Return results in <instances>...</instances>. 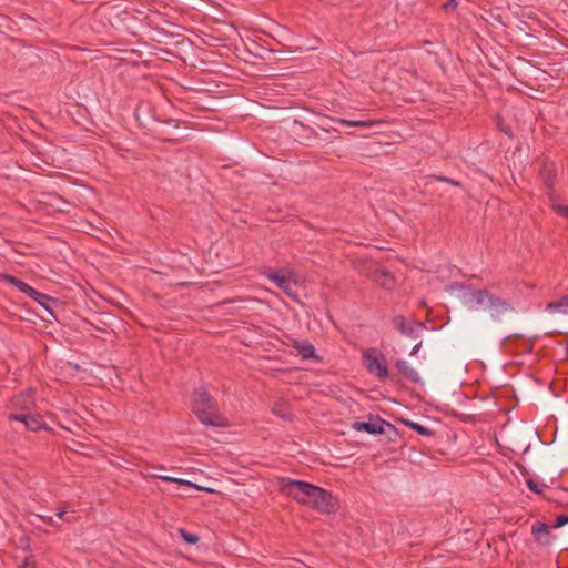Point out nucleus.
Listing matches in <instances>:
<instances>
[{"label":"nucleus","mask_w":568,"mask_h":568,"mask_svg":"<svg viewBox=\"0 0 568 568\" xmlns=\"http://www.w3.org/2000/svg\"><path fill=\"white\" fill-rule=\"evenodd\" d=\"M281 491L321 514L332 515L339 509L338 499L329 490L297 479H282Z\"/></svg>","instance_id":"f257e3e1"},{"label":"nucleus","mask_w":568,"mask_h":568,"mask_svg":"<svg viewBox=\"0 0 568 568\" xmlns=\"http://www.w3.org/2000/svg\"><path fill=\"white\" fill-rule=\"evenodd\" d=\"M332 119L306 109L304 112H298V115L293 119L288 131L296 142L305 146H315L318 140L331 143L332 141L323 134L339 133L336 128L331 125Z\"/></svg>","instance_id":"f03ea898"},{"label":"nucleus","mask_w":568,"mask_h":568,"mask_svg":"<svg viewBox=\"0 0 568 568\" xmlns=\"http://www.w3.org/2000/svg\"><path fill=\"white\" fill-rule=\"evenodd\" d=\"M192 413L205 425L225 428L230 425L227 418L220 412L216 400L203 387L192 393Z\"/></svg>","instance_id":"7ed1b4c3"},{"label":"nucleus","mask_w":568,"mask_h":568,"mask_svg":"<svg viewBox=\"0 0 568 568\" xmlns=\"http://www.w3.org/2000/svg\"><path fill=\"white\" fill-rule=\"evenodd\" d=\"M180 103L187 109L180 108L184 114H190L191 111H214L221 104L207 89L193 88L182 83H180Z\"/></svg>","instance_id":"20e7f679"},{"label":"nucleus","mask_w":568,"mask_h":568,"mask_svg":"<svg viewBox=\"0 0 568 568\" xmlns=\"http://www.w3.org/2000/svg\"><path fill=\"white\" fill-rule=\"evenodd\" d=\"M447 291L449 293L455 291H464L465 294L468 292L477 305L483 304L484 300H487L490 308H494L497 312H507L514 310L508 302L489 293L487 290H470V285H466L464 283L454 282L448 285Z\"/></svg>","instance_id":"39448f33"},{"label":"nucleus","mask_w":568,"mask_h":568,"mask_svg":"<svg viewBox=\"0 0 568 568\" xmlns=\"http://www.w3.org/2000/svg\"><path fill=\"white\" fill-rule=\"evenodd\" d=\"M0 278L14 287H17L20 292L28 295L30 298L39 303L52 317L57 318V316L53 313V307L59 305V302L57 298L51 297L50 295H47L44 293H41L30 286L28 283L19 280L18 277L10 275V274H0Z\"/></svg>","instance_id":"423d86ee"},{"label":"nucleus","mask_w":568,"mask_h":568,"mask_svg":"<svg viewBox=\"0 0 568 568\" xmlns=\"http://www.w3.org/2000/svg\"><path fill=\"white\" fill-rule=\"evenodd\" d=\"M536 437L541 442L540 436L537 430H534L531 427H520L515 429L509 435V443L513 446V452H521L523 455L527 454L530 449V439Z\"/></svg>","instance_id":"0eeeda50"},{"label":"nucleus","mask_w":568,"mask_h":568,"mask_svg":"<svg viewBox=\"0 0 568 568\" xmlns=\"http://www.w3.org/2000/svg\"><path fill=\"white\" fill-rule=\"evenodd\" d=\"M364 359L366 369L371 374L383 381L389 377V372L383 354H377L376 349L369 348L364 353Z\"/></svg>","instance_id":"6e6552de"},{"label":"nucleus","mask_w":568,"mask_h":568,"mask_svg":"<svg viewBox=\"0 0 568 568\" xmlns=\"http://www.w3.org/2000/svg\"><path fill=\"white\" fill-rule=\"evenodd\" d=\"M394 327L403 335L413 341L419 338L418 332L425 328V324L419 321H412L408 323L403 315L393 317Z\"/></svg>","instance_id":"1a4fd4ad"},{"label":"nucleus","mask_w":568,"mask_h":568,"mask_svg":"<svg viewBox=\"0 0 568 568\" xmlns=\"http://www.w3.org/2000/svg\"><path fill=\"white\" fill-rule=\"evenodd\" d=\"M8 418L9 420L22 423L26 430L38 432L40 429H49L39 414L11 413Z\"/></svg>","instance_id":"9d476101"},{"label":"nucleus","mask_w":568,"mask_h":568,"mask_svg":"<svg viewBox=\"0 0 568 568\" xmlns=\"http://www.w3.org/2000/svg\"><path fill=\"white\" fill-rule=\"evenodd\" d=\"M376 417H381L379 415L368 414L367 422L356 420L353 423L352 427L356 432H365L371 435H383V427L377 422Z\"/></svg>","instance_id":"9b49d317"},{"label":"nucleus","mask_w":568,"mask_h":568,"mask_svg":"<svg viewBox=\"0 0 568 568\" xmlns=\"http://www.w3.org/2000/svg\"><path fill=\"white\" fill-rule=\"evenodd\" d=\"M395 367L400 375L405 376L407 379H409L414 384L422 383V378H420L419 374L414 368H412L407 364L406 361H404V359L396 361Z\"/></svg>","instance_id":"f8f14e48"},{"label":"nucleus","mask_w":568,"mask_h":568,"mask_svg":"<svg viewBox=\"0 0 568 568\" xmlns=\"http://www.w3.org/2000/svg\"><path fill=\"white\" fill-rule=\"evenodd\" d=\"M291 345L304 359L315 358V347L307 341L291 338Z\"/></svg>","instance_id":"ddd939ff"},{"label":"nucleus","mask_w":568,"mask_h":568,"mask_svg":"<svg viewBox=\"0 0 568 568\" xmlns=\"http://www.w3.org/2000/svg\"><path fill=\"white\" fill-rule=\"evenodd\" d=\"M267 278L273 282L278 288L284 291L286 294L291 295V281L288 277L280 274L276 271H268L265 273Z\"/></svg>","instance_id":"4468645a"},{"label":"nucleus","mask_w":568,"mask_h":568,"mask_svg":"<svg viewBox=\"0 0 568 568\" xmlns=\"http://www.w3.org/2000/svg\"><path fill=\"white\" fill-rule=\"evenodd\" d=\"M531 532L539 544L549 545V526L541 521H537L532 525Z\"/></svg>","instance_id":"2eb2a0df"},{"label":"nucleus","mask_w":568,"mask_h":568,"mask_svg":"<svg viewBox=\"0 0 568 568\" xmlns=\"http://www.w3.org/2000/svg\"><path fill=\"white\" fill-rule=\"evenodd\" d=\"M374 280L378 282L384 288H392L394 285V277L388 270L385 268H376L374 274Z\"/></svg>","instance_id":"dca6fc26"},{"label":"nucleus","mask_w":568,"mask_h":568,"mask_svg":"<svg viewBox=\"0 0 568 568\" xmlns=\"http://www.w3.org/2000/svg\"><path fill=\"white\" fill-rule=\"evenodd\" d=\"M399 423L404 424L405 426L409 427L410 429L415 430L417 434L422 435V436H434L435 435V432L422 424H418V423H415V422H412L409 419H406V418H398L397 419Z\"/></svg>","instance_id":"f3484780"},{"label":"nucleus","mask_w":568,"mask_h":568,"mask_svg":"<svg viewBox=\"0 0 568 568\" xmlns=\"http://www.w3.org/2000/svg\"><path fill=\"white\" fill-rule=\"evenodd\" d=\"M376 419L383 427V434L387 435L390 442H395L399 435L397 428L392 423L383 419L382 417H376Z\"/></svg>","instance_id":"a211bd4d"},{"label":"nucleus","mask_w":568,"mask_h":568,"mask_svg":"<svg viewBox=\"0 0 568 568\" xmlns=\"http://www.w3.org/2000/svg\"><path fill=\"white\" fill-rule=\"evenodd\" d=\"M540 176L544 180L545 184L548 187H551L556 178V172L552 165L545 164L540 170Z\"/></svg>","instance_id":"6ab92c4d"},{"label":"nucleus","mask_w":568,"mask_h":568,"mask_svg":"<svg viewBox=\"0 0 568 568\" xmlns=\"http://www.w3.org/2000/svg\"><path fill=\"white\" fill-rule=\"evenodd\" d=\"M332 122H336V123H341V124H344L347 126H354V128H367V126L373 125V122H371V121H361V120L353 121V120H345L342 118H333Z\"/></svg>","instance_id":"aec40b11"},{"label":"nucleus","mask_w":568,"mask_h":568,"mask_svg":"<svg viewBox=\"0 0 568 568\" xmlns=\"http://www.w3.org/2000/svg\"><path fill=\"white\" fill-rule=\"evenodd\" d=\"M14 404L21 406L22 409L27 410L34 405L33 396L31 394H21L16 398Z\"/></svg>","instance_id":"412c9836"},{"label":"nucleus","mask_w":568,"mask_h":568,"mask_svg":"<svg viewBox=\"0 0 568 568\" xmlns=\"http://www.w3.org/2000/svg\"><path fill=\"white\" fill-rule=\"evenodd\" d=\"M180 538L187 545H195L200 540V536L195 532H190L183 528H180Z\"/></svg>","instance_id":"4be33fe9"},{"label":"nucleus","mask_w":568,"mask_h":568,"mask_svg":"<svg viewBox=\"0 0 568 568\" xmlns=\"http://www.w3.org/2000/svg\"><path fill=\"white\" fill-rule=\"evenodd\" d=\"M496 125L500 132L505 133L508 138L513 139L514 134L510 126L505 123L504 119L500 115L496 116Z\"/></svg>","instance_id":"5701e85b"},{"label":"nucleus","mask_w":568,"mask_h":568,"mask_svg":"<svg viewBox=\"0 0 568 568\" xmlns=\"http://www.w3.org/2000/svg\"><path fill=\"white\" fill-rule=\"evenodd\" d=\"M427 179L434 180V181H439V182H445V183H448V184H450V185H453L455 187H460L462 186V183L459 181L453 180V179L444 176V175L430 174V175H427Z\"/></svg>","instance_id":"b1692460"},{"label":"nucleus","mask_w":568,"mask_h":568,"mask_svg":"<svg viewBox=\"0 0 568 568\" xmlns=\"http://www.w3.org/2000/svg\"><path fill=\"white\" fill-rule=\"evenodd\" d=\"M564 306L568 307V294L561 296L558 301L548 303L547 310H560Z\"/></svg>","instance_id":"393cba45"},{"label":"nucleus","mask_w":568,"mask_h":568,"mask_svg":"<svg viewBox=\"0 0 568 568\" xmlns=\"http://www.w3.org/2000/svg\"><path fill=\"white\" fill-rule=\"evenodd\" d=\"M180 488H194L196 490L209 491V493L213 491V489L199 486L196 484H193V483H191L189 480H185V479H182V478H180Z\"/></svg>","instance_id":"a878e982"},{"label":"nucleus","mask_w":568,"mask_h":568,"mask_svg":"<svg viewBox=\"0 0 568 568\" xmlns=\"http://www.w3.org/2000/svg\"><path fill=\"white\" fill-rule=\"evenodd\" d=\"M552 210L560 216L568 220V206L559 203H554L551 205Z\"/></svg>","instance_id":"bb28decb"},{"label":"nucleus","mask_w":568,"mask_h":568,"mask_svg":"<svg viewBox=\"0 0 568 568\" xmlns=\"http://www.w3.org/2000/svg\"><path fill=\"white\" fill-rule=\"evenodd\" d=\"M458 7L457 0H448L442 4L443 11L446 13L454 12Z\"/></svg>","instance_id":"cd10ccee"},{"label":"nucleus","mask_w":568,"mask_h":568,"mask_svg":"<svg viewBox=\"0 0 568 568\" xmlns=\"http://www.w3.org/2000/svg\"><path fill=\"white\" fill-rule=\"evenodd\" d=\"M568 524V514L559 515L556 517L552 528H561Z\"/></svg>","instance_id":"c85d7f7f"},{"label":"nucleus","mask_w":568,"mask_h":568,"mask_svg":"<svg viewBox=\"0 0 568 568\" xmlns=\"http://www.w3.org/2000/svg\"><path fill=\"white\" fill-rule=\"evenodd\" d=\"M18 568H36V561L33 560V556H27L23 560L18 564Z\"/></svg>","instance_id":"c756f323"},{"label":"nucleus","mask_w":568,"mask_h":568,"mask_svg":"<svg viewBox=\"0 0 568 568\" xmlns=\"http://www.w3.org/2000/svg\"><path fill=\"white\" fill-rule=\"evenodd\" d=\"M154 478H159L161 480L168 481V483H178V477L175 476H165L164 474L155 473L151 475Z\"/></svg>","instance_id":"7c9ffc66"},{"label":"nucleus","mask_w":568,"mask_h":568,"mask_svg":"<svg viewBox=\"0 0 568 568\" xmlns=\"http://www.w3.org/2000/svg\"><path fill=\"white\" fill-rule=\"evenodd\" d=\"M527 486H528V488H529L531 491H534V493H536V494H541V491H542V490L540 489L539 485H538L536 481H534L532 479H528V480H527Z\"/></svg>","instance_id":"2f4dec72"},{"label":"nucleus","mask_w":568,"mask_h":568,"mask_svg":"<svg viewBox=\"0 0 568 568\" xmlns=\"http://www.w3.org/2000/svg\"><path fill=\"white\" fill-rule=\"evenodd\" d=\"M278 407H280V405H278V404H276V405L274 406V408H273V413H274V414H276V415H278V416H281L283 419H288V418H290V416H291V414H287V415H286V414H284V413H282V409H278Z\"/></svg>","instance_id":"473e14b6"},{"label":"nucleus","mask_w":568,"mask_h":568,"mask_svg":"<svg viewBox=\"0 0 568 568\" xmlns=\"http://www.w3.org/2000/svg\"><path fill=\"white\" fill-rule=\"evenodd\" d=\"M422 343H423V342H422L420 339H418V341L414 344V346H413V348H412V351H410V355H415V354L420 349V347H422Z\"/></svg>","instance_id":"72a5a7b5"},{"label":"nucleus","mask_w":568,"mask_h":568,"mask_svg":"<svg viewBox=\"0 0 568 568\" xmlns=\"http://www.w3.org/2000/svg\"><path fill=\"white\" fill-rule=\"evenodd\" d=\"M191 44H192V42H191L189 39H185V38L180 39V42H179V45H180V47H182V45H183V47H185V48H189Z\"/></svg>","instance_id":"f704fd0d"},{"label":"nucleus","mask_w":568,"mask_h":568,"mask_svg":"<svg viewBox=\"0 0 568 568\" xmlns=\"http://www.w3.org/2000/svg\"><path fill=\"white\" fill-rule=\"evenodd\" d=\"M519 337H521V335H520V334H511V335H509V336H506V337L503 339L501 344H505L507 341H509V339H511V338H519Z\"/></svg>","instance_id":"c9c22d12"},{"label":"nucleus","mask_w":568,"mask_h":568,"mask_svg":"<svg viewBox=\"0 0 568 568\" xmlns=\"http://www.w3.org/2000/svg\"><path fill=\"white\" fill-rule=\"evenodd\" d=\"M65 514H67V511L63 508H60V509H58L55 515L58 518L63 519Z\"/></svg>","instance_id":"e433bc0d"},{"label":"nucleus","mask_w":568,"mask_h":568,"mask_svg":"<svg viewBox=\"0 0 568 568\" xmlns=\"http://www.w3.org/2000/svg\"><path fill=\"white\" fill-rule=\"evenodd\" d=\"M189 266H193V263L191 262V260H190V258L187 260V265H185L184 263H181V262H180V268H185V270H187V271H189V270H190V267H189Z\"/></svg>","instance_id":"4c0bfd02"},{"label":"nucleus","mask_w":568,"mask_h":568,"mask_svg":"<svg viewBox=\"0 0 568 568\" xmlns=\"http://www.w3.org/2000/svg\"><path fill=\"white\" fill-rule=\"evenodd\" d=\"M190 284H191V282H189V281H180V282H179V285H180V286H187V285H190Z\"/></svg>","instance_id":"58836bf2"},{"label":"nucleus","mask_w":568,"mask_h":568,"mask_svg":"<svg viewBox=\"0 0 568 568\" xmlns=\"http://www.w3.org/2000/svg\"><path fill=\"white\" fill-rule=\"evenodd\" d=\"M159 138H160V139H162V140H164V141H175V139H174V138L161 136L160 134H159Z\"/></svg>","instance_id":"ea45409f"},{"label":"nucleus","mask_w":568,"mask_h":568,"mask_svg":"<svg viewBox=\"0 0 568 568\" xmlns=\"http://www.w3.org/2000/svg\"><path fill=\"white\" fill-rule=\"evenodd\" d=\"M179 122H180V124L181 123H190V121L187 119H184V118H181V116L179 119Z\"/></svg>","instance_id":"a19ab883"},{"label":"nucleus","mask_w":568,"mask_h":568,"mask_svg":"<svg viewBox=\"0 0 568 568\" xmlns=\"http://www.w3.org/2000/svg\"><path fill=\"white\" fill-rule=\"evenodd\" d=\"M162 52L165 54H171L168 50H162Z\"/></svg>","instance_id":"79ce46f5"},{"label":"nucleus","mask_w":568,"mask_h":568,"mask_svg":"<svg viewBox=\"0 0 568 568\" xmlns=\"http://www.w3.org/2000/svg\"><path fill=\"white\" fill-rule=\"evenodd\" d=\"M179 60H182L185 63V59L182 58L181 55L179 57Z\"/></svg>","instance_id":"37998d69"},{"label":"nucleus","mask_w":568,"mask_h":568,"mask_svg":"<svg viewBox=\"0 0 568 568\" xmlns=\"http://www.w3.org/2000/svg\"><path fill=\"white\" fill-rule=\"evenodd\" d=\"M566 354H567V357H568V339H567V352H566Z\"/></svg>","instance_id":"c03bdc74"}]
</instances>
